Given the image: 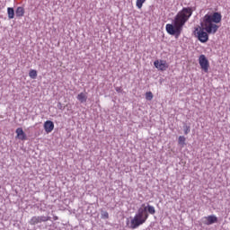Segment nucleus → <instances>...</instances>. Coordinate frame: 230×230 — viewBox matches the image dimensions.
<instances>
[{"label": "nucleus", "mask_w": 230, "mask_h": 230, "mask_svg": "<svg viewBox=\"0 0 230 230\" xmlns=\"http://www.w3.org/2000/svg\"><path fill=\"white\" fill-rule=\"evenodd\" d=\"M30 226H37V224H40V219L39 216L32 217L29 221Z\"/></svg>", "instance_id": "obj_10"}, {"label": "nucleus", "mask_w": 230, "mask_h": 230, "mask_svg": "<svg viewBox=\"0 0 230 230\" xmlns=\"http://www.w3.org/2000/svg\"><path fill=\"white\" fill-rule=\"evenodd\" d=\"M115 91H117V93H121L123 89L121 87H116Z\"/></svg>", "instance_id": "obj_21"}, {"label": "nucleus", "mask_w": 230, "mask_h": 230, "mask_svg": "<svg viewBox=\"0 0 230 230\" xmlns=\"http://www.w3.org/2000/svg\"><path fill=\"white\" fill-rule=\"evenodd\" d=\"M184 134H185V135L190 134V127H188V126L185 127Z\"/></svg>", "instance_id": "obj_19"}, {"label": "nucleus", "mask_w": 230, "mask_h": 230, "mask_svg": "<svg viewBox=\"0 0 230 230\" xmlns=\"http://www.w3.org/2000/svg\"><path fill=\"white\" fill-rule=\"evenodd\" d=\"M77 100L80 103H85L87 102V93H80L77 94Z\"/></svg>", "instance_id": "obj_9"}, {"label": "nucleus", "mask_w": 230, "mask_h": 230, "mask_svg": "<svg viewBox=\"0 0 230 230\" xmlns=\"http://www.w3.org/2000/svg\"><path fill=\"white\" fill-rule=\"evenodd\" d=\"M102 218L107 220L109 218V212L107 211H102Z\"/></svg>", "instance_id": "obj_18"}, {"label": "nucleus", "mask_w": 230, "mask_h": 230, "mask_svg": "<svg viewBox=\"0 0 230 230\" xmlns=\"http://www.w3.org/2000/svg\"><path fill=\"white\" fill-rule=\"evenodd\" d=\"M16 17H23L24 16V8L23 7H17L16 9Z\"/></svg>", "instance_id": "obj_12"}, {"label": "nucleus", "mask_w": 230, "mask_h": 230, "mask_svg": "<svg viewBox=\"0 0 230 230\" xmlns=\"http://www.w3.org/2000/svg\"><path fill=\"white\" fill-rule=\"evenodd\" d=\"M43 128L47 134H51L55 128V123L51 120H47L44 122Z\"/></svg>", "instance_id": "obj_6"}, {"label": "nucleus", "mask_w": 230, "mask_h": 230, "mask_svg": "<svg viewBox=\"0 0 230 230\" xmlns=\"http://www.w3.org/2000/svg\"><path fill=\"white\" fill-rule=\"evenodd\" d=\"M8 19H13L15 17V11L12 7L7 8Z\"/></svg>", "instance_id": "obj_11"}, {"label": "nucleus", "mask_w": 230, "mask_h": 230, "mask_svg": "<svg viewBox=\"0 0 230 230\" xmlns=\"http://www.w3.org/2000/svg\"><path fill=\"white\" fill-rule=\"evenodd\" d=\"M16 137H18V139H21L22 141H25L26 133H24V130H22V128H16Z\"/></svg>", "instance_id": "obj_8"}, {"label": "nucleus", "mask_w": 230, "mask_h": 230, "mask_svg": "<svg viewBox=\"0 0 230 230\" xmlns=\"http://www.w3.org/2000/svg\"><path fill=\"white\" fill-rule=\"evenodd\" d=\"M222 22V14L220 13H214L212 14H206L201 22V27H196L194 35L198 37L199 42L205 43L209 40V34L215 35L218 31V22Z\"/></svg>", "instance_id": "obj_1"}, {"label": "nucleus", "mask_w": 230, "mask_h": 230, "mask_svg": "<svg viewBox=\"0 0 230 230\" xmlns=\"http://www.w3.org/2000/svg\"><path fill=\"white\" fill-rule=\"evenodd\" d=\"M205 218L207 219L205 222L206 226H211L212 224H217L218 222V217H217V216H208Z\"/></svg>", "instance_id": "obj_7"}, {"label": "nucleus", "mask_w": 230, "mask_h": 230, "mask_svg": "<svg viewBox=\"0 0 230 230\" xmlns=\"http://www.w3.org/2000/svg\"><path fill=\"white\" fill-rule=\"evenodd\" d=\"M58 109H59V111H63L64 106H62V102H58Z\"/></svg>", "instance_id": "obj_20"}, {"label": "nucleus", "mask_w": 230, "mask_h": 230, "mask_svg": "<svg viewBox=\"0 0 230 230\" xmlns=\"http://www.w3.org/2000/svg\"><path fill=\"white\" fill-rule=\"evenodd\" d=\"M199 64L204 71V73H209V60H208V58H206V55L201 54L199 58Z\"/></svg>", "instance_id": "obj_4"}, {"label": "nucleus", "mask_w": 230, "mask_h": 230, "mask_svg": "<svg viewBox=\"0 0 230 230\" xmlns=\"http://www.w3.org/2000/svg\"><path fill=\"white\" fill-rule=\"evenodd\" d=\"M145 1H146V0H137L136 5L139 10H141V8H143V4L145 3Z\"/></svg>", "instance_id": "obj_17"}, {"label": "nucleus", "mask_w": 230, "mask_h": 230, "mask_svg": "<svg viewBox=\"0 0 230 230\" xmlns=\"http://www.w3.org/2000/svg\"><path fill=\"white\" fill-rule=\"evenodd\" d=\"M155 215V208L152 205L142 204L141 208H138L137 213L130 221V228L137 229L139 226H143L146 220H148L149 215Z\"/></svg>", "instance_id": "obj_3"}, {"label": "nucleus", "mask_w": 230, "mask_h": 230, "mask_svg": "<svg viewBox=\"0 0 230 230\" xmlns=\"http://www.w3.org/2000/svg\"><path fill=\"white\" fill-rule=\"evenodd\" d=\"M154 66L159 71H166L167 68L169 67L168 63H166V61L164 60H155L154 62Z\"/></svg>", "instance_id": "obj_5"}, {"label": "nucleus", "mask_w": 230, "mask_h": 230, "mask_svg": "<svg viewBox=\"0 0 230 230\" xmlns=\"http://www.w3.org/2000/svg\"><path fill=\"white\" fill-rule=\"evenodd\" d=\"M40 218V224H42V222H49V220H51L50 217L46 216H38Z\"/></svg>", "instance_id": "obj_14"}, {"label": "nucleus", "mask_w": 230, "mask_h": 230, "mask_svg": "<svg viewBox=\"0 0 230 230\" xmlns=\"http://www.w3.org/2000/svg\"><path fill=\"white\" fill-rule=\"evenodd\" d=\"M191 15H193V9L191 7L182 8L174 17L173 24L167 23L165 25L167 33H169V35H174L176 39H179L181 33H182L184 24H186L187 21H190Z\"/></svg>", "instance_id": "obj_2"}, {"label": "nucleus", "mask_w": 230, "mask_h": 230, "mask_svg": "<svg viewBox=\"0 0 230 230\" xmlns=\"http://www.w3.org/2000/svg\"><path fill=\"white\" fill-rule=\"evenodd\" d=\"M53 220L57 221V220H58V217L57 216H54Z\"/></svg>", "instance_id": "obj_22"}, {"label": "nucleus", "mask_w": 230, "mask_h": 230, "mask_svg": "<svg viewBox=\"0 0 230 230\" xmlns=\"http://www.w3.org/2000/svg\"><path fill=\"white\" fill-rule=\"evenodd\" d=\"M178 145L184 146L186 145V137L184 136H180L178 138Z\"/></svg>", "instance_id": "obj_13"}, {"label": "nucleus", "mask_w": 230, "mask_h": 230, "mask_svg": "<svg viewBox=\"0 0 230 230\" xmlns=\"http://www.w3.org/2000/svg\"><path fill=\"white\" fill-rule=\"evenodd\" d=\"M29 76L32 80H35V78H37V70H34V69L30 70Z\"/></svg>", "instance_id": "obj_15"}, {"label": "nucleus", "mask_w": 230, "mask_h": 230, "mask_svg": "<svg viewBox=\"0 0 230 230\" xmlns=\"http://www.w3.org/2000/svg\"><path fill=\"white\" fill-rule=\"evenodd\" d=\"M146 100H148V102H152V100H154V93H152V92H146Z\"/></svg>", "instance_id": "obj_16"}]
</instances>
